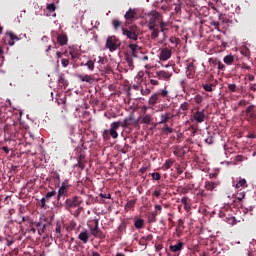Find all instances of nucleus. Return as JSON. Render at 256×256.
Instances as JSON below:
<instances>
[{
  "mask_svg": "<svg viewBox=\"0 0 256 256\" xmlns=\"http://www.w3.org/2000/svg\"><path fill=\"white\" fill-rule=\"evenodd\" d=\"M160 214L158 211L150 212L148 215V222L155 223L157 221L156 217Z\"/></svg>",
  "mask_w": 256,
  "mask_h": 256,
  "instance_id": "33",
  "label": "nucleus"
},
{
  "mask_svg": "<svg viewBox=\"0 0 256 256\" xmlns=\"http://www.w3.org/2000/svg\"><path fill=\"white\" fill-rule=\"evenodd\" d=\"M91 235L95 238L104 239L105 234L103 231L99 228V220L95 219L94 227L90 229Z\"/></svg>",
  "mask_w": 256,
  "mask_h": 256,
  "instance_id": "8",
  "label": "nucleus"
},
{
  "mask_svg": "<svg viewBox=\"0 0 256 256\" xmlns=\"http://www.w3.org/2000/svg\"><path fill=\"white\" fill-rule=\"evenodd\" d=\"M123 36H126L129 40L138 41V35L134 32H130L126 30V28H122Z\"/></svg>",
  "mask_w": 256,
  "mask_h": 256,
  "instance_id": "16",
  "label": "nucleus"
},
{
  "mask_svg": "<svg viewBox=\"0 0 256 256\" xmlns=\"http://www.w3.org/2000/svg\"><path fill=\"white\" fill-rule=\"evenodd\" d=\"M78 239L83 243V244H87L89 242L90 239V234L88 232V230H83L78 234Z\"/></svg>",
  "mask_w": 256,
  "mask_h": 256,
  "instance_id": "15",
  "label": "nucleus"
},
{
  "mask_svg": "<svg viewBox=\"0 0 256 256\" xmlns=\"http://www.w3.org/2000/svg\"><path fill=\"white\" fill-rule=\"evenodd\" d=\"M137 18V10L129 8L124 14L125 25L133 23Z\"/></svg>",
  "mask_w": 256,
  "mask_h": 256,
  "instance_id": "6",
  "label": "nucleus"
},
{
  "mask_svg": "<svg viewBox=\"0 0 256 256\" xmlns=\"http://www.w3.org/2000/svg\"><path fill=\"white\" fill-rule=\"evenodd\" d=\"M83 211H84V208L82 206H78V209L74 210V213H73L74 217L78 218Z\"/></svg>",
  "mask_w": 256,
  "mask_h": 256,
  "instance_id": "46",
  "label": "nucleus"
},
{
  "mask_svg": "<svg viewBox=\"0 0 256 256\" xmlns=\"http://www.w3.org/2000/svg\"><path fill=\"white\" fill-rule=\"evenodd\" d=\"M7 106H0V119H6L8 116H7Z\"/></svg>",
  "mask_w": 256,
  "mask_h": 256,
  "instance_id": "37",
  "label": "nucleus"
},
{
  "mask_svg": "<svg viewBox=\"0 0 256 256\" xmlns=\"http://www.w3.org/2000/svg\"><path fill=\"white\" fill-rule=\"evenodd\" d=\"M160 9L164 13H168L171 11V6H170L169 2H165L164 4L161 5Z\"/></svg>",
  "mask_w": 256,
  "mask_h": 256,
  "instance_id": "40",
  "label": "nucleus"
},
{
  "mask_svg": "<svg viewBox=\"0 0 256 256\" xmlns=\"http://www.w3.org/2000/svg\"><path fill=\"white\" fill-rule=\"evenodd\" d=\"M159 100H160V94L159 93H154L149 98L148 105L155 106V105H157L159 103Z\"/></svg>",
  "mask_w": 256,
  "mask_h": 256,
  "instance_id": "21",
  "label": "nucleus"
},
{
  "mask_svg": "<svg viewBox=\"0 0 256 256\" xmlns=\"http://www.w3.org/2000/svg\"><path fill=\"white\" fill-rule=\"evenodd\" d=\"M125 29L128 30L129 32L134 33L135 35L139 36L140 29L137 25H132Z\"/></svg>",
  "mask_w": 256,
  "mask_h": 256,
  "instance_id": "36",
  "label": "nucleus"
},
{
  "mask_svg": "<svg viewBox=\"0 0 256 256\" xmlns=\"http://www.w3.org/2000/svg\"><path fill=\"white\" fill-rule=\"evenodd\" d=\"M245 120L250 124H256V105L251 104L246 107Z\"/></svg>",
  "mask_w": 256,
  "mask_h": 256,
  "instance_id": "5",
  "label": "nucleus"
},
{
  "mask_svg": "<svg viewBox=\"0 0 256 256\" xmlns=\"http://www.w3.org/2000/svg\"><path fill=\"white\" fill-rule=\"evenodd\" d=\"M153 121L152 115L150 114H145L142 118L140 123L145 124V125H150L151 122Z\"/></svg>",
  "mask_w": 256,
  "mask_h": 256,
  "instance_id": "30",
  "label": "nucleus"
},
{
  "mask_svg": "<svg viewBox=\"0 0 256 256\" xmlns=\"http://www.w3.org/2000/svg\"><path fill=\"white\" fill-rule=\"evenodd\" d=\"M84 67H87V69L91 72L95 69V63L93 60H88L85 64H83Z\"/></svg>",
  "mask_w": 256,
  "mask_h": 256,
  "instance_id": "39",
  "label": "nucleus"
},
{
  "mask_svg": "<svg viewBox=\"0 0 256 256\" xmlns=\"http://www.w3.org/2000/svg\"><path fill=\"white\" fill-rule=\"evenodd\" d=\"M7 36L10 37L8 40L9 46L13 47L15 45V41H19V37L13 32H7Z\"/></svg>",
  "mask_w": 256,
  "mask_h": 256,
  "instance_id": "25",
  "label": "nucleus"
},
{
  "mask_svg": "<svg viewBox=\"0 0 256 256\" xmlns=\"http://www.w3.org/2000/svg\"><path fill=\"white\" fill-rule=\"evenodd\" d=\"M245 197H246V192L243 191L242 189H239V190L237 191V193L235 194V198H236L238 201H243Z\"/></svg>",
  "mask_w": 256,
  "mask_h": 256,
  "instance_id": "34",
  "label": "nucleus"
},
{
  "mask_svg": "<svg viewBox=\"0 0 256 256\" xmlns=\"http://www.w3.org/2000/svg\"><path fill=\"white\" fill-rule=\"evenodd\" d=\"M134 115L131 114L128 118L123 119V122L120 123V127L123 129H128L132 126Z\"/></svg>",
  "mask_w": 256,
  "mask_h": 256,
  "instance_id": "18",
  "label": "nucleus"
},
{
  "mask_svg": "<svg viewBox=\"0 0 256 256\" xmlns=\"http://www.w3.org/2000/svg\"><path fill=\"white\" fill-rule=\"evenodd\" d=\"M70 57L72 58V61L77 62L81 57V53L77 48L72 47L70 48Z\"/></svg>",
  "mask_w": 256,
  "mask_h": 256,
  "instance_id": "20",
  "label": "nucleus"
},
{
  "mask_svg": "<svg viewBox=\"0 0 256 256\" xmlns=\"http://www.w3.org/2000/svg\"><path fill=\"white\" fill-rule=\"evenodd\" d=\"M240 53L244 57H249L250 56V49L247 48V47H243V48H241Z\"/></svg>",
  "mask_w": 256,
  "mask_h": 256,
  "instance_id": "44",
  "label": "nucleus"
},
{
  "mask_svg": "<svg viewBox=\"0 0 256 256\" xmlns=\"http://www.w3.org/2000/svg\"><path fill=\"white\" fill-rule=\"evenodd\" d=\"M69 185L67 184V181L62 182V186L58 189V196L56 199L60 201L62 197H66L68 195Z\"/></svg>",
  "mask_w": 256,
  "mask_h": 256,
  "instance_id": "9",
  "label": "nucleus"
},
{
  "mask_svg": "<svg viewBox=\"0 0 256 256\" xmlns=\"http://www.w3.org/2000/svg\"><path fill=\"white\" fill-rule=\"evenodd\" d=\"M168 90L164 89L159 93V96L163 97V98H167L168 97Z\"/></svg>",
  "mask_w": 256,
  "mask_h": 256,
  "instance_id": "63",
  "label": "nucleus"
},
{
  "mask_svg": "<svg viewBox=\"0 0 256 256\" xmlns=\"http://www.w3.org/2000/svg\"><path fill=\"white\" fill-rule=\"evenodd\" d=\"M152 180L160 181L161 180V174L159 172H153L151 174Z\"/></svg>",
  "mask_w": 256,
  "mask_h": 256,
  "instance_id": "52",
  "label": "nucleus"
},
{
  "mask_svg": "<svg viewBox=\"0 0 256 256\" xmlns=\"http://www.w3.org/2000/svg\"><path fill=\"white\" fill-rule=\"evenodd\" d=\"M170 113H165L160 115V121L158 122L159 125H166L169 120H171Z\"/></svg>",
  "mask_w": 256,
  "mask_h": 256,
  "instance_id": "26",
  "label": "nucleus"
},
{
  "mask_svg": "<svg viewBox=\"0 0 256 256\" xmlns=\"http://www.w3.org/2000/svg\"><path fill=\"white\" fill-rule=\"evenodd\" d=\"M147 17L149 18L147 28L151 32V40H156L160 35L159 24L163 20V15L156 10H152L148 12Z\"/></svg>",
  "mask_w": 256,
  "mask_h": 256,
  "instance_id": "1",
  "label": "nucleus"
},
{
  "mask_svg": "<svg viewBox=\"0 0 256 256\" xmlns=\"http://www.w3.org/2000/svg\"><path fill=\"white\" fill-rule=\"evenodd\" d=\"M142 117H138L137 119L133 118L132 125L134 128L140 129V120Z\"/></svg>",
  "mask_w": 256,
  "mask_h": 256,
  "instance_id": "42",
  "label": "nucleus"
},
{
  "mask_svg": "<svg viewBox=\"0 0 256 256\" xmlns=\"http://www.w3.org/2000/svg\"><path fill=\"white\" fill-rule=\"evenodd\" d=\"M194 102H195L196 104H198V105L202 104V102H203V96L200 95V94H196V95L194 96Z\"/></svg>",
  "mask_w": 256,
  "mask_h": 256,
  "instance_id": "48",
  "label": "nucleus"
},
{
  "mask_svg": "<svg viewBox=\"0 0 256 256\" xmlns=\"http://www.w3.org/2000/svg\"><path fill=\"white\" fill-rule=\"evenodd\" d=\"M184 229H185L184 220L180 218V219H178L177 226H176V229H175L178 237L181 236Z\"/></svg>",
  "mask_w": 256,
  "mask_h": 256,
  "instance_id": "22",
  "label": "nucleus"
},
{
  "mask_svg": "<svg viewBox=\"0 0 256 256\" xmlns=\"http://www.w3.org/2000/svg\"><path fill=\"white\" fill-rule=\"evenodd\" d=\"M78 79L81 81V82H86L88 84H93L94 82V78L92 75H82V74H79L78 75Z\"/></svg>",
  "mask_w": 256,
  "mask_h": 256,
  "instance_id": "23",
  "label": "nucleus"
},
{
  "mask_svg": "<svg viewBox=\"0 0 256 256\" xmlns=\"http://www.w3.org/2000/svg\"><path fill=\"white\" fill-rule=\"evenodd\" d=\"M121 127V122L120 121H114L110 124V129H105L103 130L102 132V138L104 141H109L110 140V137L112 139H117L119 137V134H118V130L119 128Z\"/></svg>",
  "mask_w": 256,
  "mask_h": 256,
  "instance_id": "2",
  "label": "nucleus"
},
{
  "mask_svg": "<svg viewBox=\"0 0 256 256\" xmlns=\"http://www.w3.org/2000/svg\"><path fill=\"white\" fill-rule=\"evenodd\" d=\"M235 61V57L233 55H226L223 58V62L224 64H226L227 66H231Z\"/></svg>",
  "mask_w": 256,
  "mask_h": 256,
  "instance_id": "32",
  "label": "nucleus"
},
{
  "mask_svg": "<svg viewBox=\"0 0 256 256\" xmlns=\"http://www.w3.org/2000/svg\"><path fill=\"white\" fill-rule=\"evenodd\" d=\"M248 187L247 180L245 178L240 179L236 184H235V189L240 190V188H245Z\"/></svg>",
  "mask_w": 256,
  "mask_h": 256,
  "instance_id": "31",
  "label": "nucleus"
},
{
  "mask_svg": "<svg viewBox=\"0 0 256 256\" xmlns=\"http://www.w3.org/2000/svg\"><path fill=\"white\" fill-rule=\"evenodd\" d=\"M219 185H220L219 182L205 181L204 188H205L207 191L213 192Z\"/></svg>",
  "mask_w": 256,
  "mask_h": 256,
  "instance_id": "17",
  "label": "nucleus"
},
{
  "mask_svg": "<svg viewBox=\"0 0 256 256\" xmlns=\"http://www.w3.org/2000/svg\"><path fill=\"white\" fill-rule=\"evenodd\" d=\"M60 62L62 63L63 68H67L70 65V60L68 58H62L60 59Z\"/></svg>",
  "mask_w": 256,
  "mask_h": 256,
  "instance_id": "49",
  "label": "nucleus"
},
{
  "mask_svg": "<svg viewBox=\"0 0 256 256\" xmlns=\"http://www.w3.org/2000/svg\"><path fill=\"white\" fill-rule=\"evenodd\" d=\"M111 23L115 31L119 30L122 27V22L119 19H113Z\"/></svg>",
  "mask_w": 256,
  "mask_h": 256,
  "instance_id": "35",
  "label": "nucleus"
},
{
  "mask_svg": "<svg viewBox=\"0 0 256 256\" xmlns=\"http://www.w3.org/2000/svg\"><path fill=\"white\" fill-rule=\"evenodd\" d=\"M140 92L142 96H147L151 93V90L149 88H145V89H140Z\"/></svg>",
  "mask_w": 256,
  "mask_h": 256,
  "instance_id": "61",
  "label": "nucleus"
},
{
  "mask_svg": "<svg viewBox=\"0 0 256 256\" xmlns=\"http://www.w3.org/2000/svg\"><path fill=\"white\" fill-rule=\"evenodd\" d=\"M183 248H184V243L182 241H179L177 244L169 246V249L172 253L181 252Z\"/></svg>",
  "mask_w": 256,
  "mask_h": 256,
  "instance_id": "19",
  "label": "nucleus"
},
{
  "mask_svg": "<svg viewBox=\"0 0 256 256\" xmlns=\"http://www.w3.org/2000/svg\"><path fill=\"white\" fill-rule=\"evenodd\" d=\"M34 224H35V221L30 222V229H28V233H30V234L36 233V228H35Z\"/></svg>",
  "mask_w": 256,
  "mask_h": 256,
  "instance_id": "53",
  "label": "nucleus"
},
{
  "mask_svg": "<svg viewBox=\"0 0 256 256\" xmlns=\"http://www.w3.org/2000/svg\"><path fill=\"white\" fill-rule=\"evenodd\" d=\"M56 196H57L56 190L46 192V195H44V197H42V199H40V207L45 208L46 203H50L51 199Z\"/></svg>",
  "mask_w": 256,
  "mask_h": 256,
  "instance_id": "7",
  "label": "nucleus"
},
{
  "mask_svg": "<svg viewBox=\"0 0 256 256\" xmlns=\"http://www.w3.org/2000/svg\"><path fill=\"white\" fill-rule=\"evenodd\" d=\"M218 70L224 71L226 66L221 61H217Z\"/></svg>",
  "mask_w": 256,
  "mask_h": 256,
  "instance_id": "62",
  "label": "nucleus"
},
{
  "mask_svg": "<svg viewBox=\"0 0 256 256\" xmlns=\"http://www.w3.org/2000/svg\"><path fill=\"white\" fill-rule=\"evenodd\" d=\"M217 87V82L215 83H205L202 84V88L205 92H213Z\"/></svg>",
  "mask_w": 256,
  "mask_h": 256,
  "instance_id": "24",
  "label": "nucleus"
},
{
  "mask_svg": "<svg viewBox=\"0 0 256 256\" xmlns=\"http://www.w3.org/2000/svg\"><path fill=\"white\" fill-rule=\"evenodd\" d=\"M118 231H119L120 233L126 231V223H125V222H121V223L119 224V226H118Z\"/></svg>",
  "mask_w": 256,
  "mask_h": 256,
  "instance_id": "58",
  "label": "nucleus"
},
{
  "mask_svg": "<svg viewBox=\"0 0 256 256\" xmlns=\"http://www.w3.org/2000/svg\"><path fill=\"white\" fill-rule=\"evenodd\" d=\"M58 83H60V86H62V87H66L67 86V81H66V79L64 78L63 75H60L58 77Z\"/></svg>",
  "mask_w": 256,
  "mask_h": 256,
  "instance_id": "47",
  "label": "nucleus"
},
{
  "mask_svg": "<svg viewBox=\"0 0 256 256\" xmlns=\"http://www.w3.org/2000/svg\"><path fill=\"white\" fill-rule=\"evenodd\" d=\"M100 197L102 199H111V194L110 193H100Z\"/></svg>",
  "mask_w": 256,
  "mask_h": 256,
  "instance_id": "64",
  "label": "nucleus"
},
{
  "mask_svg": "<svg viewBox=\"0 0 256 256\" xmlns=\"http://www.w3.org/2000/svg\"><path fill=\"white\" fill-rule=\"evenodd\" d=\"M174 163H175V161L173 159H167L163 164V169L169 170L173 166Z\"/></svg>",
  "mask_w": 256,
  "mask_h": 256,
  "instance_id": "38",
  "label": "nucleus"
},
{
  "mask_svg": "<svg viewBox=\"0 0 256 256\" xmlns=\"http://www.w3.org/2000/svg\"><path fill=\"white\" fill-rule=\"evenodd\" d=\"M104 73L109 75V74H112L113 73V69L111 66L107 65L104 67Z\"/></svg>",
  "mask_w": 256,
  "mask_h": 256,
  "instance_id": "59",
  "label": "nucleus"
},
{
  "mask_svg": "<svg viewBox=\"0 0 256 256\" xmlns=\"http://www.w3.org/2000/svg\"><path fill=\"white\" fill-rule=\"evenodd\" d=\"M196 74V66L194 62H189L186 66V77L188 79H194Z\"/></svg>",
  "mask_w": 256,
  "mask_h": 256,
  "instance_id": "11",
  "label": "nucleus"
},
{
  "mask_svg": "<svg viewBox=\"0 0 256 256\" xmlns=\"http://www.w3.org/2000/svg\"><path fill=\"white\" fill-rule=\"evenodd\" d=\"M62 233H61V224L57 223L56 224V238H61Z\"/></svg>",
  "mask_w": 256,
  "mask_h": 256,
  "instance_id": "50",
  "label": "nucleus"
},
{
  "mask_svg": "<svg viewBox=\"0 0 256 256\" xmlns=\"http://www.w3.org/2000/svg\"><path fill=\"white\" fill-rule=\"evenodd\" d=\"M168 26H169V23L165 22L164 19L160 21L159 28H160V33H162L163 36L166 35V32L168 31V28H167Z\"/></svg>",
  "mask_w": 256,
  "mask_h": 256,
  "instance_id": "28",
  "label": "nucleus"
},
{
  "mask_svg": "<svg viewBox=\"0 0 256 256\" xmlns=\"http://www.w3.org/2000/svg\"><path fill=\"white\" fill-rule=\"evenodd\" d=\"M211 26H213L216 31L221 32V30H220V22L212 21L211 22Z\"/></svg>",
  "mask_w": 256,
  "mask_h": 256,
  "instance_id": "55",
  "label": "nucleus"
},
{
  "mask_svg": "<svg viewBox=\"0 0 256 256\" xmlns=\"http://www.w3.org/2000/svg\"><path fill=\"white\" fill-rule=\"evenodd\" d=\"M121 47V40L115 35L108 36L105 43V48L109 50L110 53L117 51Z\"/></svg>",
  "mask_w": 256,
  "mask_h": 256,
  "instance_id": "4",
  "label": "nucleus"
},
{
  "mask_svg": "<svg viewBox=\"0 0 256 256\" xmlns=\"http://www.w3.org/2000/svg\"><path fill=\"white\" fill-rule=\"evenodd\" d=\"M145 225V221L142 218H136L134 220V227L138 230L143 229Z\"/></svg>",
  "mask_w": 256,
  "mask_h": 256,
  "instance_id": "29",
  "label": "nucleus"
},
{
  "mask_svg": "<svg viewBox=\"0 0 256 256\" xmlns=\"http://www.w3.org/2000/svg\"><path fill=\"white\" fill-rule=\"evenodd\" d=\"M172 57V51L169 48H163L159 53V60L166 62Z\"/></svg>",
  "mask_w": 256,
  "mask_h": 256,
  "instance_id": "13",
  "label": "nucleus"
},
{
  "mask_svg": "<svg viewBox=\"0 0 256 256\" xmlns=\"http://www.w3.org/2000/svg\"><path fill=\"white\" fill-rule=\"evenodd\" d=\"M126 62L129 68H133L134 67V61L132 58V55H127L126 56Z\"/></svg>",
  "mask_w": 256,
  "mask_h": 256,
  "instance_id": "43",
  "label": "nucleus"
},
{
  "mask_svg": "<svg viewBox=\"0 0 256 256\" xmlns=\"http://www.w3.org/2000/svg\"><path fill=\"white\" fill-rule=\"evenodd\" d=\"M135 205H136V200L135 199L129 200V201H127V203L125 205V209L131 210L135 207Z\"/></svg>",
  "mask_w": 256,
  "mask_h": 256,
  "instance_id": "41",
  "label": "nucleus"
},
{
  "mask_svg": "<svg viewBox=\"0 0 256 256\" xmlns=\"http://www.w3.org/2000/svg\"><path fill=\"white\" fill-rule=\"evenodd\" d=\"M128 48L130 50L131 56L138 58V54L141 52V47L137 44H129Z\"/></svg>",
  "mask_w": 256,
  "mask_h": 256,
  "instance_id": "14",
  "label": "nucleus"
},
{
  "mask_svg": "<svg viewBox=\"0 0 256 256\" xmlns=\"http://www.w3.org/2000/svg\"><path fill=\"white\" fill-rule=\"evenodd\" d=\"M177 192H179L182 195L188 194V191H187L186 187H183V186H178Z\"/></svg>",
  "mask_w": 256,
  "mask_h": 256,
  "instance_id": "54",
  "label": "nucleus"
},
{
  "mask_svg": "<svg viewBox=\"0 0 256 256\" xmlns=\"http://www.w3.org/2000/svg\"><path fill=\"white\" fill-rule=\"evenodd\" d=\"M190 107V104L188 102H183L180 104V110L181 111H188Z\"/></svg>",
  "mask_w": 256,
  "mask_h": 256,
  "instance_id": "51",
  "label": "nucleus"
},
{
  "mask_svg": "<svg viewBox=\"0 0 256 256\" xmlns=\"http://www.w3.org/2000/svg\"><path fill=\"white\" fill-rule=\"evenodd\" d=\"M83 204V198L78 195H74L70 198H66V201H64V209L66 211L71 212L72 209L78 208Z\"/></svg>",
  "mask_w": 256,
  "mask_h": 256,
  "instance_id": "3",
  "label": "nucleus"
},
{
  "mask_svg": "<svg viewBox=\"0 0 256 256\" xmlns=\"http://www.w3.org/2000/svg\"><path fill=\"white\" fill-rule=\"evenodd\" d=\"M46 10H48V12H50V13H54L56 11L55 3H50V4L46 5Z\"/></svg>",
  "mask_w": 256,
  "mask_h": 256,
  "instance_id": "45",
  "label": "nucleus"
},
{
  "mask_svg": "<svg viewBox=\"0 0 256 256\" xmlns=\"http://www.w3.org/2000/svg\"><path fill=\"white\" fill-rule=\"evenodd\" d=\"M172 76L173 74L171 72L161 70V71H157L154 77L157 78L158 80L168 81L171 79Z\"/></svg>",
  "mask_w": 256,
  "mask_h": 256,
  "instance_id": "12",
  "label": "nucleus"
},
{
  "mask_svg": "<svg viewBox=\"0 0 256 256\" xmlns=\"http://www.w3.org/2000/svg\"><path fill=\"white\" fill-rule=\"evenodd\" d=\"M228 90L232 93H236L238 91L236 84H228Z\"/></svg>",
  "mask_w": 256,
  "mask_h": 256,
  "instance_id": "56",
  "label": "nucleus"
},
{
  "mask_svg": "<svg viewBox=\"0 0 256 256\" xmlns=\"http://www.w3.org/2000/svg\"><path fill=\"white\" fill-rule=\"evenodd\" d=\"M193 121H195L197 124H202L203 122H205L206 119V114H205V110H197L192 117Z\"/></svg>",
  "mask_w": 256,
  "mask_h": 256,
  "instance_id": "10",
  "label": "nucleus"
},
{
  "mask_svg": "<svg viewBox=\"0 0 256 256\" xmlns=\"http://www.w3.org/2000/svg\"><path fill=\"white\" fill-rule=\"evenodd\" d=\"M43 225V222H34V227H36V229H38V235H41V227Z\"/></svg>",
  "mask_w": 256,
  "mask_h": 256,
  "instance_id": "57",
  "label": "nucleus"
},
{
  "mask_svg": "<svg viewBox=\"0 0 256 256\" xmlns=\"http://www.w3.org/2000/svg\"><path fill=\"white\" fill-rule=\"evenodd\" d=\"M163 132L172 134L174 132V129L167 126V124H165V127L163 128Z\"/></svg>",
  "mask_w": 256,
  "mask_h": 256,
  "instance_id": "60",
  "label": "nucleus"
},
{
  "mask_svg": "<svg viewBox=\"0 0 256 256\" xmlns=\"http://www.w3.org/2000/svg\"><path fill=\"white\" fill-rule=\"evenodd\" d=\"M57 41L60 46H66L68 43V37L66 34H58Z\"/></svg>",
  "mask_w": 256,
  "mask_h": 256,
  "instance_id": "27",
  "label": "nucleus"
}]
</instances>
